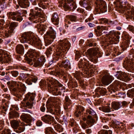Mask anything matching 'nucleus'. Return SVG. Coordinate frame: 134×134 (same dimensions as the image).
<instances>
[{"label": "nucleus", "instance_id": "obj_58", "mask_svg": "<svg viewBox=\"0 0 134 134\" xmlns=\"http://www.w3.org/2000/svg\"><path fill=\"white\" fill-rule=\"evenodd\" d=\"M20 67L21 69L23 70L27 71L28 69L27 67L24 66H20Z\"/></svg>", "mask_w": 134, "mask_h": 134}, {"label": "nucleus", "instance_id": "obj_16", "mask_svg": "<svg viewBox=\"0 0 134 134\" xmlns=\"http://www.w3.org/2000/svg\"><path fill=\"white\" fill-rule=\"evenodd\" d=\"M35 97V95L31 93H29L26 95L24 100H29V101L26 103L27 106H29L32 105L33 101L34 100Z\"/></svg>", "mask_w": 134, "mask_h": 134}, {"label": "nucleus", "instance_id": "obj_37", "mask_svg": "<svg viewBox=\"0 0 134 134\" xmlns=\"http://www.w3.org/2000/svg\"><path fill=\"white\" fill-rule=\"evenodd\" d=\"M45 130L46 134H53V130L51 127H47Z\"/></svg>", "mask_w": 134, "mask_h": 134}, {"label": "nucleus", "instance_id": "obj_14", "mask_svg": "<svg viewBox=\"0 0 134 134\" xmlns=\"http://www.w3.org/2000/svg\"><path fill=\"white\" fill-rule=\"evenodd\" d=\"M79 4L85 8L87 11H91L92 9L91 3L89 0H81Z\"/></svg>", "mask_w": 134, "mask_h": 134}, {"label": "nucleus", "instance_id": "obj_41", "mask_svg": "<svg viewBox=\"0 0 134 134\" xmlns=\"http://www.w3.org/2000/svg\"><path fill=\"white\" fill-rule=\"evenodd\" d=\"M84 110V109L83 107L80 105L77 107L76 108V110L79 114H80L81 112L83 111Z\"/></svg>", "mask_w": 134, "mask_h": 134}, {"label": "nucleus", "instance_id": "obj_9", "mask_svg": "<svg viewBox=\"0 0 134 134\" xmlns=\"http://www.w3.org/2000/svg\"><path fill=\"white\" fill-rule=\"evenodd\" d=\"M53 78L49 77L47 79V82L48 89L49 88L54 94L55 96H58L59 94V90L58 87L55 85L52 84L53 82Z\"/></svg>", "mask_w": 134, "mask_h": 134}, {"label": "nucleus", "instance_id": "obj_64", "mask_svg": "<svg viewBox=\"0 0 134 134\" xmlns=\"http://www.w3.org/2000/svg\"><path fill=\"white\" fill-rule=\"evenodd\" d=\"M36 125L37 126H41L42 125V122L40 121H38L36 123Z\"/></svg>", "mask_w": 134, "mask_h": 134}, {"label": "nucleus", "instance_id": "obj_56", "mask_svg": "<svg viewBox=\"0 0 134 134\" xmlns=\"http://www.w3.org/2000/svg\"><path fill=\"white\" fill-rule=\"evenodd\" d=\"M127 29L130 31L134 32V27L131 25H129L127 27Z\"/></svg>", "mask_w": 134, "mask_h": 134}, {"label": "nucleus", "instance_id": "obj_7", "mask_svg": "<svg viewBox=\"0 0 134 134\" xmlns=\"http://www.w3.org/2000/svg\"><path fill=\"white\" fill-rule=\"evenodd\" d=\"M18 82V83L17 84L16 88H10V91L14 93L21 95L24 93V92L26 90V87L24 84L19 81Z\"/></svg>", "mask_w": 134, "mask_h": 134}, {"label": "nucleus", "instance_id": "obj_3", "mask_svg": "<svg viewBox=\"0 0 134 134\" xmlns=\"http://www.w3.org/2000/svg\"><path fill=\"white\" fill-rule=\"evenodd\" d=\"M27 78L25 81L26 83L29 85L32 84V82L36 83L38 80V78L37 76L31 75H30L28 74H26L23 73L20 74V76L17 78V80H19L22 81H23L26 79Z\"/></svg>", "mask_w": 134, "mask_h": 134}, {"label": "nucleus", "instance_id": "obj_22", "mask_svg": "<svg viewBox=\"0 0 134 134\" xmlns=\"http://www.w3.org/2000/svg\"><path fill=\"white\" fill-rule=\"evenodd\" d=\"M42 119L46 123L50 124L51 122L53 121L54 118L50 115H46L42 117Z\"/></svg>", "mask_w": 134, "mask_h": 134}, {"label": "nucleus", "instance_id": "obj_23", "mask_svg": "<svg viewBox=\"0 0 134 134\" xmlns=\"http://www.w3.org/2000/svg\"><path fill=\"white\" fill-rule=\"evenodd\" d=\"M119 36L118 35L113 37H109L107 41L112 44H116L119 41Z\"/></svg>", "mask_w": 134, "mask_h": 134}, {"label": "nucleus", "instance_id": "obj_8", "mask_svg": "<svg viewBox=\"0 0 134 134\" xmlns=\"http://www.w3.org/2000/svg\"><path fill=\"white\" fill-rule=\"evenodd\" d=\"M37 54V53L35 50L30 49L27 52L26 55V57L25 58V60H26V62L30 65H32L33 64V59L30 58H34Z\"/></svg>", "mask_w": 134, "mask_h": 134}, {"label": "nucleus", "instance_id": "obj_12", "mask_svg": "<svg viewBox=\"0 0 134 134\" xmlns=\"http://www.w3.org/2000/svg\"><path fill=\"white\" fill-rule=\"evenodd\" d=\"M29 110H26L25 111H23L25 113H23L24 114L21 115L20 118L23 121H24L26 124H25V126L27 125L30 126L31 124V123L32 121V118L31 116L29 114H26L27 112H29L28 111Z\"/></svg>", "mask_w": 134, "mask_h": 134}, {"label": "nucleus", "instance_id": "obj_6", "mask_svg": "<svg viewBox=\"0 0 134 134\" xmlns=\"http://www.w3.org/2000/svg\"><path fill=\"white\" fill-rule=\"evenodd\" d=\"M95 3L97 5L95 8L96 12L100 13L107 12V7L105 1L103 0H97L95 2Z\"/></svg>", "mask_w": 134, "mask_h": 134}, {"label": "nucleus", "instance_id": "obj_28", "mask_svg": "<svg viewBox=\"0 0 134 134\" xmlns=\"http://www.w3.org/2000/svg\"><path fill=\"white\" fill-rule=\"evenodd\" d=\"M50 2L51 1L50 0H43L42 1L40 2L39 4L38 3V4L40 7L44 9L46 8V7L49 5Z\"/></svg>", "mask_w": 134, "mask_h": 134}, {"label": "nucleus", "instance_id": "obj_47", "mask_svg": "<svg viewBox=\"0 0 134 134\" xmlns=\"http://www.w3.org/2000/svg\"><path fill=\"white\" fill-rule=\"evenodd\" d=\"M50 74L51 75L55 76L56 77H58L59 76V72L58 71H52L50 72Z\"/></svg>", "mask_w": 134, "mask_h": 134}, {"label": "nucleus", "instance_id": "obj_18", "mask_svg": "<svg viewBox=\"0 0 134 134\" xmlns=\"http://www.w3.org/2000/svg\"><path fill=\"white\" fill-rule=\"evenodd\" d=\"M11 60V58L7 54H0V62L2 63H8Z\"/></svg>", "mask_w": 134, "mask_h": 134}, {"label": "nucleus", "instance_id": "obj_35", "mask_svg": "<svg viewBox=\"0 0 134 134\" xmlns=\"http://www.w3.org/2000/svg\"><path fill=\"white\" fill-rule=\"evenodd\" d=\"M98 134H112V132L110 130L107 131L105 130H102L99 131Z\"/></svg>", "mask_w": 134, "mask_h": 134}, {"label": "nucleus", "instance_id": "obj_38", "mask_svg": "<svg viewBox=\"0 0 134 134\" xmlns=\"http://www.w3.org/2000/svg\"><path fill=\"white\" fill-rule=\"evenodd\" d=\"M52 48L51 47L48 48L46 52V54L47 57H50V55L52 54Z\"/></svg>", "mask_w": 134, "mask_h": 134}, {"label": "nucleus", "instance_id": "obj_34", "mask_svg": "<svg viewBox=\"0 0 134 134\" xmlns=\"http://www.w3.org/2000/svg\"><path fill=\"white\" fill-rule=\"evenodd\" d=\"M17 23L15 22H13L11 23L9 26V28L10 30H8V32L13 33V30L15 27L17 26Z\"/></svg>", "mask_w": 134, "mask_h": 134}, {"label": "nucleus", "instance_id": "obj_24", "mask_svg": "<svg viewBox=\"0 0 134 134\" xmlns=\"http://www.w3.org/2000/svg\"><path fill=\"white\" fill-rule=\"evenodd\" d=\"M19 5L22 8H26L29 6V3L28 0H18Z\"/></svg>", "mask_w": 134, "mask_h": 134}, {"label": "nucleus", "instance_id": "obj_53", "mask_svg": "<svg viewBox=\"0 0 134 134\" xmlns=\"http://www.w3.org/2000/svg\"><path fill=\"white\" fill-rule=\"evenodd\" d=\"M54 123L55 124V125L54 126L55 130L57 131H59V125L58 124L55 120L54 121Z\"/></svg>", "mask_w": 134, "mask_h": 134}, {"label": "nucleus", "instance_id": "obj_39", "mask_svg": "<svg viewBox=\"0 0 134 134\" xmlns=\"http://www.w3.org/2000/svg\"><path fill=\"white\" fill-rule=\"evenodd\" d=\"M86 111L87 113H88L89 114H91L93 116L96 115V113L91 108L89 109H87Z\"/></svg>", "mask_w": 134, "mask_h": 134}, {"label": "nucleus", "instance_id": "obj_57", "mask_svg": "<svg viewBox=\"0 0 134 134\" xmlns=\"http://www.w3.org/2000/svg\"><path fill=\"white\" fill-rule=\"evenodd\" d=\"M81 57V55L79 51H76L75 54V58H79Z\"/></svg>", "mask_w": 134, "mask_h": 134}, {"label": "nucleus", "instance_id": "obj_31", "mask_svg": "<svg viewBox=\"0 0 134 134\" xmlns=\"http://www.w3.org/2000/svg\"><path fill=\"white\" fill-rule=\"evenodd\" d=\"M99 108L100 110L104 112L109 113L111 111V108L108 106L99 107Z\"/></svg>", "mask_w": 134, "mask_h": 134}, {"label": "nucleus", "instance_id": "obj_62", "mask_svg": "<svg viewBox=\"0 0 134 134\" xmlns=\"http://www.w3.org/2000/svg\"><path fill=\"white\" fill-rule=\"evenodd\" d=\"M74 120L73 119L71 120L70 125L72 127L74 125Z\"/></svg>", "mask_w": 134, "mask_h": 134}, {"label": "nucleus", "instance_id": "obj_59", "mask_svg": "<svg viewBox=\"0 0 134 134\" xmlns=\"http://www.w3.org/2000/svg\"><path fill=\"white\" fill-rule=\"evenodd\" d=\"M108 28L106 26H102L101 31H103L104 30L108 31Z\"/></svg>", "mask_w": 134, "mask_h": 134}, {"label": "nucleus", "instance_id": "obj_2", "mask_svg": "<svg viewBox=\"0 0 134 134\" xmlns=\"http://www.w3.org/2000/svg\"><path fill=\"white\" fill-rule=\"evenodd\" d=\"M20 39L21 42L26 43L25 47L26 49H28L30 44L37 47L39 49H41L42 44L41 40L32 35L29 32H25L21 35Z\"/></svg>", "mask_w": 134, "mask_h": 134}, {"label": "nucleus", "instance_id": "obj_48", "mask_svg": "<svg viewBox=\"0 0 134 134\" xmlns=\"http://www.w3.org/2000/svg\"><path fill=\"white\" fill-rule=\"evenodd\" d=\"M127 12V15L130 17V16L132 17L134 19V10H132L131 11H128Z\"/></svg>", "mask_w": 134, "mask_h": 134}, {"label": "nucleus", "instance_id": "obj_29", "mask_svg": "<svg viewBox=\"0 0 134 134\" xmlns=\"http://www.w3.org/2000/svg\"><path fill=\"white\" fill-rule=\"evenodd\" d=\"M130 55H131L132 54V56L133 57V58L134 59V49H131L130 51ZM128 62V61H126L125 62H124V64H126V65L128 67L131 68L132 66H134V62L132 63V64H131V62H129L128 63L127 62Z\"/></svg>", "mask_w": 134, "mask_h": 134}, {"label": "nucleus", "instance_id": "obj_20", "mask_svg": "<svg viewBox=\"0 0 134 134\" xmlns=\"http://www.w3.org/2000/svg\"><path fill=\"white\" fill-rule=\"evenodd\" d=\"M65 100L64 108L66 111H69L71 107L70 105L71 101L67 96H65Z\"/></svg>", "mask_w": 134, "mask_h": 134}, {"label": "nucleus", "instance_id": "obj_27", "mask_svg": "<svg viewBox=\"0 0 134 134\" xmlns=\"http://www.w3.org/2000/svg\"><path fill=\"white\" fill-rule=\"evenodd\" d=\"M52 22L55 25H58L59 24L58 15L57 13H54L52 15Z\"/></svg>", "mask_w": 134, "mask_h": 134}, {"label": "nucleus", "instance_id": "obj_19", "mask_svg": "<svg viewBox=\"0 0 134 134\" xmlns=\"http://www.w3.org/2000/svg\"><path fill=\"white\" fill-rule=\"evenodd\" d=\"M112 81L111 76L109 75L103 76L102 79V83L104 85H107L110 83Z\"/></svg>", "mask_w": 134, "mask_h": 134}, {"label": "nucleus", "instance_id": "obj_44", "mask_svg": "<svg viewBox=\"0 0 134 134\" xmlns=\"http://www.w3.org/2000/svg\"><path fill=\"white\" fill-rule=\"evenodd\" d=\"M81 73L78 71H76L74 74V75L75 78L77 80H79L80 78Z\"/></svg>", "mask_w": 134, "mask_h": 134}, {"label": "nucleus", "instance_id": "obj_45", "mask_svg": "<svg viewBox=\"0 0 134 134\" xmlns=\"http://www.w3.org/2000/svg\"><path fill=\"white\" fill-rule=\"evenodd\" d=\"M63 85L59 83V95H61L60 93L62 92H65V88L64 87H62ZM62 93H61V94Z\"/></svg>", "mask_w": 134, "mask_h": 134}, {"label": "nucleus", "instance_id": "obj_1", "mask_svg": "<svg viewBox=\"0 0 134 134\" xmlns=\"http://www.w3.org/2000/svg\"><path fill=\"white\" fill-rule=\"evenodd\" d=\"M30 12L29 19L30 20H33V21L34 23H37L36 27L38 30H40L41 31H44L45 30L43 28L42 25L43 24L41 23H44L45 20L43 19V15L41 9L36 7L35 8V10L33 9H31Z\"/></svg>", "mask_w": 134, "mask_h": 134}, {"label": "nucleus", "instance_id": "obj_43", "mask_svg": "<svg viewBox=\"0 0 134 134\" xmlns=\"http://www.w3.org/2000/svg\"><path fill=\"white\" fill-rule=\"evenodd\" d=\"M106 36H109V37H113V36H116L117 35L116 33V32L114 30H112L110 31L109 33L108 34L106 35Z\"/></svg>", "mask_w": 134, "mask_h": 134}, {"label": "nucleus", "instance_id": "obj_61", "mask_svg": "<svg viewBox=\"0 0 134 134\" xmlns=\"http://www.w3.org/2000/svg\"><path fill=\"white\" fill-rule=\"evenodd\" d=\"M81 126L83 129H85L87 127V125L86 124L84 123H82L81 124Z\"/></svg>", "mask_w": 134, "mask_h": 134}, {"label": "nucleus", "instance_id": "obj_36", "mask_svg": "<svg viewBox=\"0 0 134 134\" xmlns=\"http://www.w3.org/2000/svg\"><path fill=\"white\" fill-rule=\"evenodd\" d=\"M66 17L72 21H75L77 18L76 16L74 15H67L66 16Z\"/></svg>", "mask_w": 134, "mask_h": 134}, {"label": "nucleus", "instance_id": "obj_26", "mask_svg": "<svg viewBox=\"0 0 134 134\" xmlns=\"http://www.w3.org/2000/svg\"><path fill=\"white\" fill-rule=\"evenodd\" d=\"M99 49L96 48L94 49H89L87 50L88 53L90 57H94L98 53Z\"/></svg>", "mask_w": 134, "mask_h": 134}, {"label": "nucleus", "instance_id": "obj_46", "mask_svg": "<svg viewBox=\"0 0 134 134\" xmlns=\"http://www.w3.org/2000/svg\"><path fill=\"white\" fill-rule=\"evenodd\" d=\"M100 94L102 96L105 95L107 93L106 89L104 88H102L99 91Z\"/></svg>", "mask_w": 134, "mask_h": 134}, {"label": "nucleus", "instance_id": "obj_11", "mask_svg": "<svg viewBox=\"0 0 134 134\" xmlns=\"http://www.w3.org/2000/svg\"><path fill=\"white\" fill-rule=\"evenodd\" d=\"M59 3L61 4L59 5V7L63 5L64 9L67 10L71 9L74 4L72 1L70 0H59Z\"/></svg>", "mask_w": 134, "mask_h": 134}, {"label": "nucleus", "instance_id": "obj_10", "mask_svg": "<svg viewBox=\"0 0 134 134\" xmlns=\"http://www.w3.org/2000/svg\"><path fill=\"white\" fill-rule=\"evenodd\" d=\"M7 15L9 18L14 20L20 21L23 20L21 13L18 11L9 12Z\"/></svg>", "mask_w": 134, "mask_h": 134}, {"label": "nucleus", "instance_id": "obj_5", "mask_svg": "<svg viewBox=\"0 0 134 134\" xmlns=\"http://www.w3.org/2000/svg\"><path fill=\"white\" fill-rule=\"evenodd\" d=\"M53 105L55 108L54 110V111H53L52 109V105H50V104L49 103V102L48 100L46 104L47 108L49 112L51 113L52 114L53 113L54 114L57 115V116H55V118L57 121H58V116L59 115V102L58 99H54L53 101Z\"/></svg>", "mask_w": 134, "mask_h": 134}, {"label": "nucleus", "instance_id": "obj_32", "mask_svg": "<svg viewBox=\"0 0 134 134\" xmlns=\"http://www.w3.org/2000/svg\"><path fill=\"white\" fill-rule=\"evenodd\" d=\"M9 117L10 119L16 118L19 116V113L15 111H12L9 113Z\"/></svg>", "mask_w": 134, "mask_h": 134}, {"label": "nucleus", "instance_id": "obj_63", "mask_svg": "<svg viewBox=\"0 0 134 134\" xmlns=\"http://www.w3.org/2000/svg\"><path fill=\"white\" fill-rule=\"evenodd\" d=\"M4 41L5 43V44H7L10 42V39L8 38H5Z\"/></svg>", "mask_w": 134, "mask_h": 134}, {"label": "nucleus", "instance_id": "obj_4", "mask_svg": "<svg viewBox=\"0 0 134 134\" xmlns=\"http://www.w3.org/2000/svg\"><path fill=\"white\" fill-rule=\"evenodd\" d=\"M56 33L51 27H49V30L45 35L44 37L45 44L47 46L51 44L56 37Z\"/></svg>", "mask_w": 134, "mask_h": 134}, {"label": "nucleus", "instance_id": "obj_50", "mask_svg": "<svg viewBox=\"0 0 134 134\" xmlns=\"http://www.w3.org/2000/svg\"><path fill=\"white\" fill-rule=\"evenodd\" d=\"M87 63H85L84 64L83 63V69L82 70L84 69H86V68H88V66H89L90 65V64L88 61H87Z\"/></svg>", "mask_w": 134, "mask_h": 134}, {"label": "nucleus", "instance_id": "obj_30", "mask_svg": "<svg viewBox=\"0 0 134 134\" xmlns=\"http://www.w3.org/2000/svg\"><path fill=\"white\" fill-rule=\"evenodd\" d=\"M61 66H63L65 68L68 67L69 69H71V68L70 62L68 60L62 61V64L59 65V67Z\"/></svg>", "mask_w": 134, "mask_h": 134}, {"label": "nucleus", "instance_id": "obj_40", "mask_svg": "<svg viewBox=\"0 0 134 134\" xmlns=\"http://www.w3.org/2000/svg\"><path fill=\"white\" fill-rule=\"evenodd\" d=\"M25 129V127H21L19 126L17 129H16V130L15 131L16 133H19L24 131Z\"/></svg>", "mask_w": 134, "mask_h": 134}, {"label": "nucleus", "instance_id": "obj_25", "mask_svg": "<svg viewBox=\"0 0 134 134\" xmlns=\"http://www.w3.org/2000/svg\"><path fill=\"white\" fill-rule=\"evenodd\" d=\"M16 52L19 54H22L24 53V48L23 46L21 44L17 45L15 48Z\"/></svg>", "mask_w": 134, "mask_h": 134}, {"label": "nucleus", "instance_id": "obj_60", "mask_svg": "<svg viewBox=\"0 0 134 134\" xmlns=\"http://www.w3.org/2000/svg\"><path fill=\"white\" fill-rule=\"evenodd\" d=\"M79 67V68H83V63L81 61H80L78 63Z\"/></svg>", "mask_w": 134, "mask_h": 134}, {"label": "nucleus", "instance_id": "obj_49", "mask_svg": "<svg viewBox=\"0 0 134 134\" xmlns=\"http://www.w3.org/2000/svg\"><path fill=\"white\" fill-rule=\"evenodd\" d=\"M58 47H57V49H56V52L54 54V58H55V59L57 60H58L59 59V53H58L59 50H58Z\"/></svg>", "mask_w": 134, "mask_h": 134}, {"label": "nucleus", "instance_id": "obj_51", "mask_svg": "<svg viewBox=\"0 0 134 134\" xmlns=\"http://www.w3.org/2000/svg\"><path fill=\"white\" fill-rule=\"evenodd\" d=\"M104 23L105 24H107L108 25H110L113 24V22L109 20L108 19H104Z\"/></svg>", "mask_w": 134, "mask_h": 134}, {"label": "nucleus", "instance_id": "obj_17", "mask_svg": "<svg viewBox=\"0 0 134 134\" xmlns=\"http://www.w3.org/2000/svg\"><path fill=\"white\" fill-rule=\"evenodd\" d=\"M46 61L44 57L41 56L40 58H38L37 60L34 61V66L35 67H41L44 65Z\"/></svg>", "mask_w": 134, "mask_h": 134}, {"label": "nucleus", "instance_id": "obj_42", "mask_svg": "<svg viewBox=\"0 0 134 134\" xmlns=\"http://www.w3.org/2000/svg\"><path fill=\"white\" fill-rule=\"evenodd\" d=\"M10 74L12 76L16 77L18 76L19 73L17 71L13 70L10 72Z\"/></svg>", "mask_w": 134, "mask_h": 134}, {"label": "nucleus", "instance_id": "obj_33", "mask_svg": "<svg viewBox=\"0 0 134 134\" xmlns=\"http://www.w3.org/2000/svg\"><path fill=\"white\" fill-rule=\"evenodd\" d=\"M120 103L117 102H113L111 103L112 107L115 110L118 109L121 107Z\"/></svg>", "mask_w": 134, "mask_h": 134}, {"label": "nucleus", "instance_id": "obj_52", "mask_svg": "<svg viewBox=\"0 0 134 134\" xmlns=\"http://www.w3.org/2000/svg\"><path fill=\"white\" fill-rule=\"evenodd\" d=\"M10 134V130L9 129H7L6 130H3L2 132V134Z\"/></svg>", "mask_w": 134, "mask_h": 134}, {"label": "nucleus", "instance_id": "obj_15", "mask_svg": "<svg viewBox=\"0 0 134 134\" xmlns=\"http://www.w3.org/2000/svg\"><path fill=\"white\" fill-rule=\"evenodd\" d=\"M20 126L23 127L25 126V124L24 122H21L20 120H13L11 121L10 124L12 127L14 129H17L19 126L20 124Z\"/></svg>", "mask_w": 134, "mask_h": 134}, {"label": "nucleus", "instance_id": "obj_13", "mask_svg": "<svg viewBox=\"0 0 134 134\" xmlns=\"http://www.w3.org/2000/svg\"><path fill=\"white\" fill-rule=\"evenodd\" d=\"M59 45L61 47H59V56H60V54H63V53L64 52L65 46L67 48L70 46V43L66 40H60L59 41Z\"/></svg>", "mask_w": 134, "mask_h": 134}, {"label": "nucleus", "instance_id": "obj_55", "mask_svg": "<svg viewBox=\"0 0 134 134\" xmlns=\"http://www.w3.org/2000/svg\"><path fill=\"white\" fill-rule=\"evenodd\" d=\"M130 36H129V35H127V36H126V38H127V40H126V43H127V46H129V44L130 43ZM127 46H126V47Z\"/></svg>", "mask_w": 134, "mask_h": 134}, {"label": "nucleus", "instance_id": "obj_21", "mask_svg": "<svg viewBox=\"0 0 134 134\" xmlns=\"http://www.w3.org/2000/svg\"><path fill=\"white\" fill-rule=\"evenodd\" d=\"M116 76L118 79L123 81H125V79H126L127 77V74L120 71L117 72Z\"/></svg>", "mask_w": 134, "mask_h": 134}, {"label": "nucleus", "instance_id": "obj_54", "mask_svg": "<svg viewBox=\"0 0 134 134\" xmlns=\"http://www.w3.org/2000/svg\"><path fill=\"white\" fill-rule=\"evenodd\" d=\"M95 122V120L93 119H89L87 120V123L89 124L91 123H93Z\"/></svg>", "mask_w": 134, "mask_h": 134}]
</instances>
